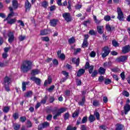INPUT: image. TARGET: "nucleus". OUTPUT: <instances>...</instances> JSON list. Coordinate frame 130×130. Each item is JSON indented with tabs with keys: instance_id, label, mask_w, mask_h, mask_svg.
<instances>
[{
	"instance_id": "f257e3e1",
	"label": "nucleus",
	"mask_w": 130,
	"mask_h": 130,
	"mask_svg": "<svg viewBox=\"0 0 130 130\" xmlns=\"http://www.w3.org/2000/svg\"><path fill=\"white\" fill-rule=\"evenodd\" d=\"M32 62L29 60L24 61L21 66V70L23 73H27L32 69Z\"/></svg>"
},
{
	"instance_id": "f03ea898",
	"label": "nucleus",
	"mask_w": 130,
	"mask_h": 130,
	"mask_svg": "<svg viewBox=\"0 0 130 130\" xmlns=\"http://www.w3.org/2000/svg\"><path fill=\"white\" fill-rule=\"evenodd\" d=\"M15 31H8V33H4L3 35L5 38H7L8 37V41L9 43H12L14 40H15Z\"/></svg>"
},
{
	"instance_id": "7ed1b4c3",
	"label": "nucleus",
	"mask_w": 130,
	"mask_h": 130,
	"mask_svg": "<svg viewBox=\"0 0 130 130\" xmlns=\"http://www.w3.org/2000/svg\"><path fill=\"white\" fill-rule=\"evenodd\" d=\"M103 53L102 54V56L103 58L106 57L110 53V50L109 49V48L107 46H106L104 48H103Z\"/></svg>"
},
{
	"instance_id": "20e7f679",
	"label": "nucleus",
	"mask_w": 130,
	"mask_h": 130,
	"mask_svg": "<svg viewBox=\"0 0 130 130\" xmlns=\"http://www.w3.org/2000/svg\"><path fill=\"white\" fill-rule=\"evenodd\" d=\"M62 17L66 22H71L72 21V16L69 13H64L62 14Z\"/></svg>"
},
{
	"instance_id": "39448f33",
	"label": "nucleus",
	"mask_w": 130,
	"mask_h": 130,
	"mask_svg": "<svg viewBox=\"0 0 130 130\" xmlns=\"http://www.w3.org/2000/svg\"><path fill=\"white\" fill-rule=\"evenodd\" d=\"M117 13H118V19L119 20V21H122L123 20V13H122V11H121V9L120 8H117Z\"/></svg>"
},
{
	"instance_id": "423d86ee",
	"label": "nucleus",
	"mask_w": 130,
	"mask_h": 130,
	"mask_svg": "<svg viewBox=\"0 0 130 130\" xmlns=\"http://www.w3.org/2000/svg\"><path fill=\"white\" fill-rule=\"evenodd\" d=\"M4 21H7L8 24L12 25V24L15 23L17 20L16 18L11 19V18L7 17L6 19L4 20Z\"/></svg>"
},
{
	"instance_id": "0eeeda50",
	"label": "nucleus",
	"mask_w": 130,
	"mask_h": 130,
	"mask_svg": "<svg viewBox=\"0 0 130 130\" xmlns=\"http://www.w3.org/2000/svg\"><path fill=\"white\" fill-rule=\"evenodd\" d=\"M9 10H10V13L8 14L7 18H13L14 16H17L18 15L17 13H14V12L13 11V8H12L11 7H9Z\"/></svg>"
},
{
	"instance_id": "6e6552de",
	"label": "nucleus",
	"mask_w": 130,
	"mask_h": 130,
	"mask_svg": "<svg viewBox=\"0 0 130 130\" xmlns=\"http://www.w3.org/2000/svg\"><path fill=\"white\" fill-rule=\"evenodd\" d=\"M47 126H49V123L48 122H45L39 125L38 129H42V128H45V127H47Z\"/></svg>"
},
{
	"instance_id": "1a4fd4ad",
	"label": "nucleus",
	"mask_w": 130,
	"mask_h": 130,
	"mask_svg": "<svg viewBox=\"0 0 130 130\" xmlns=\"http://www.w3.org/2000/svg\"><path fill=\"white\" fill-rule=\"evenodd\" d=\"M127 59V57L126 56H121L117 58L116 60L118 62H123L124 61H125V60H126Z\"/></svg>"
},
{
	"instance_id": "9d476101",
	"label": "nucleus",
	"mask_w": 130,
	"mask_h": 130,
	"mask_svg": "<svg viewBox=\"0 0 130 130\" xmlns=\"http://www.w3.org/2000/svg\"><path fill=\"white\" fill-rule=\"evenodd\" d=\"M11 78L8 77V76H6L4 79V82L3 84L4 86L9 85L11 83Z\"/></svg>"
},
{
	"instance_id": "9b49d317",
	"label": "nucleus",
	"mask_w": 130,
	"mask_h": 130,
	"mask_svg": "<svg viewBox=\"0 0 130 130\" xmlns=\"http://www.w3.org/2000/svg\"><path fill=\"white\" fill-rule=\"evenodd\" d=\"M25 8L26 12H29L31 9V4L29 3L28 1H26L25 3Z\"/></svg>"
},
{
	"instance_id": "f8f14e48",
	"label": "nucleus",
	"mask_w": 130,
	"mask_h": 130,
	"mask_svg": "<svg viewBox=\"0 0 130 130\" xmlns=\"http://www.w3.org/2000/svg\"><path fill=\"white\" fill-rule=\"evenodd\" d=\"M129 50L130 46H125L122 48V52H123V53H127V52H129Z\"/></svg>"
},
{
	"instance_id": "ddd939ff",
	"label": "nucleus",
	"mask_w": 130,
	"mask_h": 130,
	"mask_svg": "<svg viewBox=\"0 0 130 130\" xmlns=\"http://www.w3.org/2000/svg\"><path fill=\"white\" fill-rule=\"evenodd\" d=\"M30 80H31V81H33L34 82H35V83L37 84V85H40V79L36 78V77H32L30 78Z\"/></svg>"
},
{
	"instance_id": "4468645a",
	"label": "nucleus",
	"mask_w": 130,
	"mask_h": 130,
	"mask_svg": "<svg viewBox=\"0 0 130 130\" xmlns=\"http://www.w3.org/2000/svg\"><path fill=\"white\" fill-rule=\"evenodd\" d=\"M57 24V20L56 19H52L50 21V25L52 27H55Z\"/></svg>"
},
{
	"instance_id": "2eb2a0df",
	"label": "nucleus",
	"mask_w": 130,
	"mask_h": 130,
	"mask_svg": "<svg viewBox=\"0 0 130 130\" xmlns=\"http://www.w3.org/2000/svg\"><path fill=\"white\" fill-rule=\"evenodd\" d=\"M125 114H127V112L130 110V106L128 104H126L124 107Z\"/></svg>"
},
{
	"instance_id": "dca6fc26",
	"label": "nucleus",
	"mask_w": 130,
	"mask_h": 130,
	"mask_svg": "<svg viewBox=\"0 0 130 130\" xmlns=\"http://www.w3.org/2000/svg\"><path fill=\"white\" fill-rule=\"evenodd\" d=\"M12 3L13 9L15 10L18 9V1L17 0H13Z\"/></svg>"
},
{
	"instance_id": "f3484780",
	"label": "nucleus",
	"mask_w": 130,
	"mask_h": 130,
	"mask_svg": "<svg viewBox=\"0 0 130 130\" xmlns=\"http://www.w3.org/2000/svg\"><path fill=\"white\" fill-rule=\"evenodd\" d=\"M29 83H30V82H23L22 83V91H26V85H28L29 84Z\"/></svg>"
},
{
	"instance_id": "a211bd4d",
	"label": "nucleus",
	"mask_w": 130,
	"mask_h": 130,
	"mask_svg": "<svg viewBox=\"0 0 130 130\" xmlns=\"http://www.w3.org/2000/svg\"><path fill=\"white\" fill-rule=\"evenodd\" d=\"M106 72V69H104L103 67H100L99 69V73L100 75H104Z\"/></svg>"
},
{
	"instance_id": "6ab92c4d",
	"label": "nucleus",
	"mask_w": 130,
	"mask_h": 130,
	"mask_svg": "<svg viewBox=\"0 0 130 130\" xmlns=\"http://www.w3.org/2000/svg\"><path fill=\"white\" fill-rule=\"evenodd\" d=\"M51 82H52V80L51 79V77H49L47 80H45L44 82V86H47L48 84H51Z\"/></svg>"
},
{
	"instance_id": "aec40b11",
	"label": "nucleus",
	"mask_w": 130,
	"mask_h": 130,
	"mask_svg": "<svg viewBox=\"0 0 130 130\" xmlns=\"http://www.w3.org/2000/svg\"><path fill=\"white\" fill-rule=\"evenodd\" d=\"M97 30L99 34H103V26L99 25L97 27Z\"/></svg>"
},
{
	"instance_id": "412c9836",
	"label": "nucleus",
	"mask_w": 130,
	"mask_h": 130,
	"mask_svg": "<svg viewBox=\"0 0 130 130\" xmlns=\"http://www.w3.org/2000/svg\"><path fill=\"white\" fill-rule=\"evenodd\" d=\"M83 74H85V70L83 69H80L77 73V77H81Z\"/></svg>"
},
{
	"instance_id": "4be33fe9",
	"label": "nucleus",
	"mask_w": 130,
	"mask_h": 130,
	"mask_svg": "<svg viewBox=\"0 0 130 130\" xmlns=\"http://www.w3.org/2000/svg\"><path fill=\"white\" fill-rule=\"evenodd\" d=\"M72 62L75 63L76 66H79V63H80V58H74L72 59Z\"/></svg>"
},
{
	"instance_id": "5701e85b",
	"label": "nucleus",
	"mask_w": 130,
	"mask_h": 130,
	"mask_svg": "<svg viewBox=\"0 0 130 130\" xmlns=\"http://www.w3.org/2000/svg\"><path fill=\"white\" fill-rule=\"evenodd\" d=\"M124 126L121 124H117L116 125V129L115 130H123Z\"/></svg>"
},
{
	"instance_id": "b1692460",
	"label": "nucleus",
	"mask_w": 130,
	"mask_h": 130,
	"mask_svg": "<svg viewBox=\"0 0 130 130\" xmlns=\"http://www.w3.org/2000/svg\"><path fill=\"white\" fill-rule=\"evenodd\" d=\"M32 91H27V92H26L25 94H24V97H25L26 98H29V97H31L32 96Z\"/></svg>"
},
{
	"instance_id": "393cba45",
	"label": "nucleus",
	"mask_w": 130,
	"mask_h": 130,
	"mask_svg": "<svg viewBox=\"0 0 130 130\" xmlns=\"http://www.w3.org/2000/svg\"><path fill=\"white\" fill-rule=\"evenodd\" d=\"M88 119L90 122H93V121H95L96 118H95V116H94L93 115H90L88 117Z\"/></svg>"
},
{
	"instance_id": "a878e982",
	"label": "nucleus",
	"mask_w": 130,
	"mask_h": 130,
	"mask_svg": "<svg viewBox=\"0 0 130 130\" xmlns=\"http://www.w3.org/2000/svg\"><path fill=\"white\" fill-rule=\"evenodd\" d=\"M111 64H112V63L110 61L106 62L104 63L103 67H104V68H109V67H111Z\"/></svg>"
},
{
	"instance_id": "bb28decb",
	"label": "nucleus",
	"mask_w": 130,
	"mask_h": 130,
	"mask_svg": "<svg viewBox=\"0 0 130 130\" xmlns=\"http://www.w3.org/2000/svg\"><path fill=\"white\" fill-rule=\"evenodd\" d=\"M42 6L45 9H46L48 7V2L47 1H44L41 3Z\"/></svg>"
},
{
	"instance_id": "cd10ccee",
	"label": "nucleus",
	"mask_w": 130,
	"mask_h": 130,
	"mask_svg": "<svg viewBox=\"0 0 130 130\" xmlns=\"http://www.w3.org/2000/svg\"><path fill=\"white\" fill-rule=\"evenodd\" d=\"M67 110V108H61L58 110L57 113L60 115L61 113H63V112H66V111Z\"/></svg>"
},
{
	"instance_id": "c85d7f7f",
	"label": "nucleus",
	"mask_w": 130,
	"mask_h": 130,
	"mask_svg": "<svg viewBox=\"0 0 130 130\" xmlns=\"http://www.w3.org/2000/svg\"><path fill=\"white\" fill-rule=\"evenodd\" d=\"M88 46V40L84 39L83 43L82 44V47L85 48Z\"/></svg>"
},
{
	"instance_id": "c756f323",
	"label": "nucleus",
	"mask_w": 130,
	"mask_h": 130,
	"mask_svg": "<svg viewBox=\"0 0 130 130\" xmlns=\"http://www.w3.org/2000/svg\"><path fill=\"white\" fill-rule=\"evenodd\" d=\"M3 111L4 113H8L10 111V107H4L3 109Z\"/></svg>"
},
{
	"instance_id": "7c9ffc66",
	"label": "nucleus",
	"mask_w": 130,
	"mask_h": 130,
	"mask_svg": "<svg viewBox=\"0 0 130 130\" xmlns=\"http://www.w3.org/2000/svg\"><path fill=\"white\" fill-rule=\"evenodd\" d=\"M104 20L106 21V22H109V21L111 20V17H110L109 15H106L104 16Z\"/></svg>"
},
{
	"instance_id": "2f4dec72",
	"label": "nucleus",
	"mask_w": 130,
	"mask_h": 130,
	"mask_svg": "<svg viewBox=\"0 0 130 130\" xmlns=\"http://www.w3.org/2000/svg\"><path fill=\"white\" fill-rule=\"evenodd\" d=\"M94 115H95L98 120H99L100 119V114L97 111L94 112Z\"/></svg>"
},
{
	"instance_id": "473e14b6",
	"label": "nucleus",
	"mask_w": 130,
	"mask_h": 130,
	"mask_svg": "<svg viewBox=\"0 0 130 130\" xmlns=\"http://www.w3.org/2000/svg\"><path fill=\"white\" fill-rule=\"evenodd\" d=\"M92 105L93 106H99V105H100V102L99 101H93Z\"/></svg>"
},
{
	"instance_id": "72a5a7b5",
	"label": "nucleus",
	"mask_w": 130,
	"mask_h": 130,
	"mask_svg": "<svg viewBox=\"0 0 130 130\" xmlns=\"http://www.w3.org/2000/svg\"><path fill=\"white\" fill-rule=\"evenodd\" d=\"M68 42L70 43V44H73V43H75V38L72 37L69 39L68 40Z\"/></svg>"
},
{
	"instance_id": "f704fd0d",
	"label": "nucleus",
	"mask_w": 130,
	"mask_h": 130,
	"mask_svg": "<svg viewBox=\"0 0 130 130\" xmlns=\"http://www.w3.org/2000/svg\"><path fill=\"white\" fill-rule=\"evenodd\" d=\"M58 57L59 58H60L61 60H64V59H66V55H64V54L62 53L61 54L59 55V56H58Z\"/></svg>"
},
{
	"instance_id": "c9c22d12",
	"label": "nucleus",
	"mask_w": 130,
	"mask_h": 130,
	"mask_svg": "<svg viewBox=\"0 0 130 130\" xmlns=\"http://www.w3.org/2000/svg\"><path fill=\"white\" fill-rule=\"evenodd\" d=\"M47 34H48V30L47 29H44L41 31V35H47Z\"/></svg>"
},
{
	"instance_id": "e433bc0d",
	"label": "nucleus",
	"mask_w": 130,
	"mask_h": 130,
	"mask_svg": "<svg viewBox=\"0 0 130 130\" xmlns=\"http://www.w3.org/2000/svg\"><path fill=\"white\" fill-rule=\"evenodd\" d=\"M26 117L25 116H21L19 118V121H21V122H25L26 120Z\"/></svg>"
},
{
	"instance_id": "4c0bfd02",
	"label": "nucleus",
	"mask_w": 130,
	"mask_h": 130,
	"mask_svg": "<svg viewBox=\"0 0 130 130\" xmlns=\"http://www.w3.org/2000/svg\"><path fill=\"white\" fill-rule=\"evenodd\" d=\"M39 74V70L36 69L32 71L31 75H38Z\"/></svg>"
},
{
	"instance_id": "58836bf2",
	"label": "nucleus",
	"mask_w": 130,
	"mask_h": 130,
	"mask_svg": "<svg viewBox=\"0 0 130 130\" xmlns=\"http://www.w3.org/2000/svg\"><path fill=\"white\" fill-rule=\"evenodd\" d=\"M13 127H14V129L15 130H19V129L20 128V124H14Z\"/></svg>"
},
{
	"instance_id": "ea45409f",
	"label": "nucleus",
	"mask_w": 130,
	"mask_h": 130,
	"mask_svg": "<svg viewBox=\"0 0 130 130\" xmlns=\"http://www.w3.org/2000/svg\"><path fill=\"white\" fill-rule=\"evenodd\" d=\"M77 127H73L71 125L68 126L66 130H76Z\"/></svg>"
},
{
	"instance_id": "a19ab883",
	"label": "nucleus",
	"mask_w": 130,
	"mask_h": 130,
	"mask_svg": "<svg viewBox=\"0 0 130 130\" xmlns=\"http://www.w3.org/2000/svg\"><path fill=\"white\" fill-rule=\"evenodd\" d=\"M87 120H88V117H83L81 121V123H86V122H87Z\"/></svg>"
},
{
	"instance_id": "79ce46f5",
	"label": "nucleus",
	"mask_w": 130,
	"mask_h": 130,
	"mask_svg": "<svg viewBox=\"0 0 130 130\" xmlns=\"http://www.w3.org/2000/svg\"><path fill=\"white\" fill-rule=\"evenodd\" d=\"M85 101H86V99H85V98H83L82 99V101L79 103V105H81V106H83V105L85 104Z\"/></svg>"
},
{
	"instance_id": "37998d69",
	"label": "nucleus",
	"mask_w": 130,
	"mask_h": 130,
	"mask_svg": "<svg viewBox=\"0 0 130 130\" xmlns=\"http://www.w3.org/2000/svg\"><path fill=\"white\" fill-rule=\"evenodd\" d=\"M54 89V85L51 86L49 88H47V90L48 92H51L53 91Z\"/></svg>"
},
{
	"instance_id": "c03bdc74",
	"label": "nucleus",
	"mask_w": 130,
	"mask_h": 130,
	"mask_svg": "<svg viewBox=\"0 0 130 130\" xmlns=\"http://www.w3.org/2000/svg\"><path fill=\"white\" fill-rule=\"evenodd\" d=\"M98 74V71H97V70H94L91 74V77H92L93 78L96 77V76H97Z\"/></svg>"
},
{
	"instance_id": "a18cd8bd",
	"label": "nucleus",
	"mask_w": 130,
	"mask_h": 130,
	"mask_svg": "<svg viewBox=\"0 0 130 130\" xmlns=\"http://www.w3.org/2000/svg\"><path fill=\"white\" fill-rule=\"evenodd\" d=\"M82 5H80V4H76L75 6V9L76 10H80V9H82Z\"/></svg>"
},
{
	"instance_id": "49530a36",
	"label": "nucleus",
	"mask_w": 130,
	"mask_h": 130,
	"mask_svg": "<svg viewBox=\"0 0 130 130\" xmlns=\"http://www.w3.org/2000/svg\"><path fill=\"white\" fill-rule=\"evenodd\" d=\"M41 40L43 41H46V42H48V41H49V38L47 37H42Z\"/></svg>"
},
{
	"instance_id": "de8ad7c7",
	"label": "nucleus",
	"mask_w": 130,
	"mask_h": 130,
	"mask_svg": "<svg viewBox=\"0 0 130 130\" xmlns=\"http://www.w3.org/2000/svg\"><path fill=\"white\" fill-rule=\"evenodd\" d=\"M89 74H92L93 73V70H94V66L91 65L88 68Z\"/></svg>"
},
{
	"instance_id": "09e8293b",
	"label": "nucleus",
	"mask_w": 130,
	"mask_h": 130,
	"mask_svg": "<svg viewBox=\"0 0 130 130\" xmlns=\"http://www.w3.org/2000/svg\"><path fill=\"white\" fill-rule=\"evenodd\" d=\"M46 100H47V96H45L44 98V99H43L41 101V104H45V103H46Z\"/></svg>"
},
{
	"instance_id": "8fccbe9b",
	"label": "nucleus",
	"mask_w": 130,
	"mask_h": 130,
	"mask_svg": "<svg viewBox=\"0 0 130 130\" xmlns=\"http://www.w3.org/2000/svg\"><path fill=\"white\" fill-rule=\"evenodd\" d=\"M122 95H123V96H125V97H128V96H129V93L128 92L124 90L122 92Z\"/></svg>"
},
{
	"instance_id": "3c124183",
	"label": "nucleus",
	"mask_w": 130,
	"mask_h": 130,
	"mask_svg": "<svg viewBox=\"0 0 130 130\" xmlns=\"http://www.w3.org/2000/svg\"><path fill=\"white\" fill-rule=\"evenodd\" d=\"M112 44L113 45V46H114L115 47H117V46H118V43H117V42H116V41L115 40H113L112 41Z\"/></svg>"
},
{
	"instance_id": "603ef678",
	"label": "nucleus",
	"mask_w": 130,
	"mask_h": 130,
	"mask_svg": "<svg viewBox=\"0 0 130 130\" xmlns=\"http://www.w3.org/2000/svg\"><path fill=\"white\" fill-rule=\"evenodd\" d=\"M13 117L14 119H18V118H19V114L17 113H15L13 114Z\"/></svg>"
},
{
	"instance_id": "864d4df0",
	"label": "nucleus",
	"mask_w": 130,
	"mask_h": 130,
	"mask_svg": "<svg viewBox=\"0 0 130 130\" xmlns=\"http://www.w3.org/2000/svg\"><path fill=\"white\" fill-rule=\"evenodd\" d=\"M79 116V111H76L73 114V117H77Z\"/></svg>"
},
{
	"instance_id": "5fc2aeb1",
	"label": "nucleus",
	"mask_w": 130,
	"mask_h": 130,
	"mask_svg": "<svg viewBox=\"0 0 130 130\" xmlns=\"http://www.w3.org/2000/svg\"><path fill=\"white\" fill-rule=\"evenodd\" d=\"M110 83H111V80L108 79H106L105 81V84H106V85H109Z\"/></svg>"
},
{
	"instance_id": "6e6d98bb",
	"label": "nucleus",
	"mask_w": 130,
	"mask_h": 130,
	"mask_svg": "<svg viewBox=\"0 0 130 130\" xmlns=\"http://www.w3.org/2000/svg\"><path fill=\"white\" fill-rule=\"evenodd\" d=\"M69 117H70V114H69V113H66L64 116V119L67 120V119H69Z\"/></svg>"
},
{
	"instance_id": "4d7b16f0",
	"label": "nucleus",
	"mask_w": 130,
	"mask_h": 130,
	"mask_svg": "<svg viewBox=\"0 0 130 130\" xmlns=\"http://www.w3.org/2000/svg\"><path fill=\"white\" fill-rule=\"evenodd\" d=\"M106 28L107 31H111V27H110V25L109 24H107L106 25Z\"/></svg>"
},
{
	"instance_id": "13d9d810",
	"label": "nucleus",
	"mask_w": 130,
	"mask_h": 130,
	"mask_svg": "<svg viewBox=\"0 0 130 130\" xmlns=\"http://www.w3.org/2000/svg\"><path fill=\"white\" fill-rule=\"evenodd\" d=\"M56 9L55 6H52L50 7V11L51 12H53V11H55Z\"/></svg>"
},
{
	"instance_id": "bf43d9fd",
	"label": "nucleus",
	"mask_w": 130,
	"mask_h": 130,
	"mask_svg": "<svg viewBox=\"0 0 130 130\" xmlns=\"http://www.w3.org/2000/svg\"><path fill=\"white\" fill-rule=\"evenodd\" d=\"M26 38V37L23 36H19V39L20 41H23V40H25V39Z\"/></svg>"
},
{
	"instance_id": "052dcab7",
	"label": "nucleus",
	"mask_w": 130,
	"mask_h": 130,
	"mask_svg": "<svg viewBox=\"0 0 130 130\" xmlns=\"http://www.w3.org/2000/svg\"><path fill=\"white\" fill-rule=\"evenodd\" d=\"M120 77L122 80H124V79H125V75H124V72H122L121 73Z\"/></svg>"
},
{
	"instance_id": "680f3d73",
	"label": "nucleus",
	"mask_w": 130,
	"mask_h": 130,
	"mask_svg": "<svg viewBox=\"0 0 130 130\" xmlns=\"http://www.w3.org/2000/svg\"><path fill=\"white\" fill-rule=\"evenodd\" d=\"M100 128H101V129L103 130H106L107 129V127L104 125H102L100 126Z\"/></svg>"
},
{
	"instance_id": "e2e57ef3",
	"label": "nucleus",
	"mask_w": 130,
	"mask_h": 130,
	"mask_svg": "<svg viewBox=\"0 0 130 130\" xmlns=\"http://www.w3.org/2000/svg\"><path fill=\"white\" fill-rule=\"evenodd\" d=\"M90 56L91 57H95V56H96V53L94 51H92L90 53Z\"/></svg>"
},
{
	"instance_id": "0e129e2a",
	"label": "nucleus",
	"mask_w": 130,
	"mask_h": 130,
	"mask_svg": "<svg viewBox=\"0 0 130 130\" xmlns=\"http://www.w3.org/2000/svg\"><path fill=\"white\" fill-rule=\"evenodd\" d=\"M62 75H63V76H65L66 77L69 76V73H68L67 71H62Z\"/></svg>"
},
{
	"instance_id": "69168bd1",
	"label": "nucleus",
	"mask_w": 130,
	"mask_h": 130,
	"mask_svg": "<svg viewBox=\"0 0 130 130\" xmlns=\"http://www.w3.org/2000/svg\"><path fill=\"white\" fill-rule=\"evenodd\" d=\"M27 127H31L32 126V123L29 120L27 121Z\"/></svg>"
},
{
	"instance_id": "338daca9",
	"label": "nucleus",
	"mask_w": 130,
	"mask_h": 130,
	"mask_svg": "<svg viewBox=\"0 0 130 130\" xmlns=\"http://www.w3.org/2000/svg\"><path fill=\"white\" fill-rule=\"evenodd\" d=\"M81 51V48H77L75 50L74 53L75 54H77V53H79Z\"/></svg>"
},
{
	"instance_id": "774afa93",
	"label": "nucleus",
	"mask_w": 130,
	"mask_h": 130,
	"mask_svg": "<svg viewBox=\"0 0 130 130\" xmlns=\"http://www.w3.org/2000/svg\"><path fill=\"white\" fill-rule=\"evenodd\" d=\"M89 34H90V35H95V31L93 30H90L89 31Z\"/></svg>"
}]
</instances>
